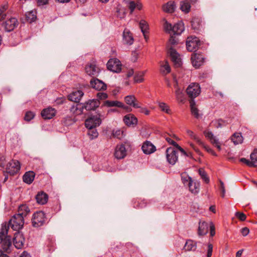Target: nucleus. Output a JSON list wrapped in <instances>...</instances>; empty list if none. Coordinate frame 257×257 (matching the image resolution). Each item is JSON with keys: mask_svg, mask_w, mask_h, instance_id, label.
Returning a JSON list of instances; mask_svg holds the SVG:
<instances>
[{"mask_svg": "<svg viewBox=\"0 0 257 257\" xmlns=\"http://www.w3.org/2000/svg\"><path fill=\"white\" fill-rule=\"evenodd\" d=\"M170 38L165 45L166 56L169 58L175 68L182 67L183 63L180 54L174 48V46L179 44L176 35L170 34Z\"/></svg>", "mask_w": 257, "mask_h": 257, "instance_id": "obj_1", "label": "nucleus"}, {"mask_svg": "<svg viewBox=\"0 0 257 257\" xmlns=\"http://www.w3.org/2000/svg\"><path fill=\"white\" fill-rule=\"evenodd\" d=\"M8 230L7 223H3L0 230V244L4 251L9 253L11 251L12 241L11 237L8 235Z\"/></svg>", "mask_w": 257, "mask_h": 257, "instance_id": "obj_2", "label": "nucleus"}, {"mask_svg": "<svg viewBox=\"0 0 257 257\" xmlns=\"http://www.w3.org/2000/svg\"><path fill=\"white\" fill-rule=\"evenodd\" d=\"M24 224V217L21 214H16L12 217L9 224L7 225L9 228L11 227L13 230L18 231L23 227Z\"/></svg>", "mask_w": 257, "mask_h": 257, "instance_id": "obj_3", "label": "nucleus"}, {"mask_svg": "<svg viewBox=\"0 0 257 257\" xmlns=\"http://www.w3.org/2000/svg\"><path fill=\"white\" fill-rule=\"evenodd\" d=\"M189 99L194 100L201 93V88L197 83H191L187 88L186 90Z\"/></svg>", "mask_w": 257, "mask_h": 257, "instance_id": "obj_4", "label": "nucleus"}, {"mask_svg": "<svg viewBox=\"0 0 257 257\" xmlns=\"http://www.w3.org/2000/svg\"><path fill=\"white\" fill-rule=\"evenodd\" d=\"M201 44V42L198 38L193 36L188 37L186 43V48L188 51L195 52Z\"/></svg>", "mask_w": 257, "mask_h": 257, "instance_id": "obj_5", "label": "nucleus"}, {"mask_svg": "<svg viewBox=\"0 0 257 257\" xmlns=\"http://www.w3.org/2000/svg\"><path fill=\"white\" fill-rule=\"evenodd\" d=\"M46 221V217L43 211H38L33 214L32 222L34 227L41 226L44 225Z\"/></svg>", "mask_w": 257, "mask_h": 257, "instance_id": "obj_6", "label": "nucleus"}, {"mask_svg": "<svg viewBox=\"0 0 257 257\" xmlns=\"http://www.w3.org/2000/svg\"><path fill=\"white\" fill-rule=\"evenodd\" d=\"M107 69L113 72L119 73L121 70V64L117 58L110 59L107 63Z\"/></svg>", "mask_w": 257, "mask_h": 257, "instance_id": "obj_7", "label": "nucleus"}, {"mask_svg": "<svg viewBox=\"0 0 257 257\" xmlns=\"http://www.w3.org/2000/svg\"><path fill=\"white\" fill-rule=\"evenodd\" d=\"M167 162L171 165H174L178 161L177 151L171 147H169L166 151Z\"/></svg>", "mask_w": 257, "mask_h": 257, "instance_id": "obj_8", "label": "nucleus"}, {"mask_svg": "<svg viewBox=\"0 0 257 257\" xmlns=\"http://www.w3.org/2000/svg\"><path fill=\"white\" fill-rule=\"evenodd\" d=\"M25 238L21 231L16 232L13 238V244L17 249H22L24 246Z\"/></svg>", "mask_w": 257, "mask_h": 257, "instance_id": "obj_9", "label": "nucleus"}, {"mask_svg": "<svg viewBox=\"0 0 257 257\" xmlns=\"http://www.w3.org/2000/svg\"><path fill=\"white\" fill-rule=\"evenodd\" d=\"M191 60L193 66L195 68H199L204 62V58L202 53L193 52L191 57Z\"/></svg>", "mask_w": 257, "mask_h": 257, "instance_id": "obj_10", "label": "nucleus"}, {"mask_svg": "<svg viewBox=\"0 0 257 257\" xmlns=\"http://www.w3.org/2000/svg\"><path fill=\"white\" fill-rule=\"evenodd\" d=\"M101 123L100 115H92L85 120V125L87 128H93L99 126Z\"/></svg>", "mask_w": 257, "mask_h": 257, "instance_id": "obj_11", "label": "nucleus"}, {"mask_svg": "<svg viewBox=\"0 0 257 257\" xmlns=\"http://www.w3.org/2000/svg\"><path fill=\"white\" fill-rule=\"evenodd\" d=\"M20 163L18 161L12 160L7 165V173L14 175L20 170Z\"/></svg>", "mask_w": 257, "mask_h": 257, "instance_id": "obj_12", "label": "nucleus"}, {"mask_svg": "<svg viewBox=\"0 0 257 257\" xmlns=\"http://www.w3.org/2000/svg\"><path fill=\"white\" fill-rule=\"evenodd\" d=\"M19 25L17 19L15 18H11L2 24L6 32H10L13 31Z\"/></svg>", "mask_w": 257, "mask_h": 257, "instance_id": "obj_13", "label": "nucleus"}, {"mask_svg": "<svg viewBox=\"0 0 257 257\" xmlns=\"http://www.w3.org/2000/svg\"><path fill=\"white\" fill-rule=\"evenodd\" d=\"M126 155V149L124 144L117 145L115 148L114 156L117 159L124 158Z\"/></svg>", "mask_w": 257, "mask_h": 257, "instance_id": "obj_14", "label": "nucleus"}, {"mask_svg": "<svg viewBox=\"0 0 257 257\" xmlns=\"http://www.w3.org/2000/svg\"><path fill=\"white\" fill-rule=\"evenodd\" d=\"M134 41L132 33L127 29H125L122 35V42L123 44L132 45Z\"/></svg>", "mask_w": 257, "mask_h": 257, "instance_id": "obj_15", "label": "nucleus"}, {"mask_svg": "<svg viewBox=\"0 0 257 257\" xmlns=\"http://www.w3.org/2000/svg\"><path fill=\"white\" fill-rule=\"evenodd\" d=\"M90 85L93 88L98 91L105 90L107 87L106 84L97 78L92 79L90 81Z\"/></svg>", "mask_w": 257, "mask_h": 257, "instance_id": "obj_16", "label": "nucleus"}, {"mask_svg": "<svg viewBox=\"0 0 257 257\" xmlns=\"http://www.w3.org/2000/svg\"><path fill=\"white\" fill-rule=\"evenodd\" d=\"M56 110L55 108L48 107L42 110L41 116L44 119H50L52 118L56 114Z\"/></svg>", "mask_w": 257, "mask_h": 257, "instance_id": "obj_17", "label": "nucleus"}, {"mask_svg": "<svg viewBox=\"0 0 257 257\" xmlns=\"http://www.w3.org/2000/svg\"><path fill=\"white\" fill-rule=\"evenodd\" d=\"M86 73L90 76H96L99 73L100 69L94 63L87 64L85 67Z\"/></svg>", "mask_w": 257, "mask_h": 257, "instance_id": "obj_18", "label": "nucleus"}, {"mask_svg": "<svg viewBox=\"0 0 257 257\" xmlns=\"http://www.w3.org/2000/svg\"><path fill=\"white\" fill-rule=\"evenodd\" d=\"M142 149L144 153L147 155L152 154L156 150V147L148 141H146L143 143Z\"/></svg>", "mask_w": 257, "mask_h": 257, "instance_id": "obj_19", "label": "nucleus"}, {"mask_svg": "<svg viewBox=\"0 0 257 257\" xmlns=\"http://www.w3.org/2000/svg\"><path fill=\"white\" fill-rule=\"evenodd\" d=\"M100 102L98 100L96 99L89 100L88 101L85 102L84 103H82V105L84 109L86 110H94L96 108L98 107Z\"/></svg>", "mask_w": 257, "mask_h": 257, "instance_id": "obj_20", "label": "nucleus"}, {"mask_svg": "<svg viewBox=\"0 0 257 257\" xmlns=\"http://www.w3.org/2000/svg\"><path fill=\"white\" fill-rule=\"evenodd\" d=\"M202 20L200 18L193 17L191 21L192 29L195 33H199L202 28Z\"/></svg>", "mask_w": 257, "mask_h": 257, "instance_id": "obj_21", "label": "nucleus"}, {"mask_svg": "<svg viewBox=\"0 0 257 257\" xmlns=\"http://www.w3.org/2000/svg\"><path fill=\"white\" fill-rule=\"evenodd\" d=\"M84 93L81 90H77L72 92L68 95V98L69 100L75 102H78Z\"/></svg>", "mask_w": 257, "mask_h": 257, "instance_id": "obj_22", "label": "nucleus"}, {"mask_svg": "<svg viewBox=\"0 0 257 257\" xmlns=\"http://www.w3.org/2000/svg\"><path fill=\"white\" fill-rule=\"evenodd\" d=\"M124 100L127 104L134 108L140 107V105L134 95H127L125 96Z\"/></svg>", "mask_w": 257, "mask_h": 257, "instance_id": "obj_23", "label": "nucleus"}, {"mask_svg": "<svg viewBox=\"0 0 257 257\" xmlns=\"http://www.w3.org/2000/svg\"><path fill=\"white\" fill-rule=\"evenodd\" d=\"M208 230V224L205 221L201 222L199 223V226L198 229V234L199 236H203L206 234Z\"/></svg>", "mask_w": 257, "mask_h": 257, "instance_id": "obj_24", "label": "nucleus"}, {"mask_svg": "<svg viewBox=\"0 0 257 257\" xmlns=\"http://www.w3.org/2000/svg\"><path fill=\"white\" fill-rule=\"evenodd\" d=\"M163 11L167 13H173L175 12L176 9V4L174 1H170L164 5L163 7Z\"/></svg>", "mask_w": 257, "mask_h": 257, "instance_id": "obj_25", "label": "nucleus"}, {"mask_svg": "<svg viewBox=\"0 0 257 257\" xmlns=\"http://www.w3.org/2000/svg\"><path fill=\"white\" fill-rule=\"evenodd\" d=\"M184 31V24L182 22L177 23L173 26L172 34L179 36Z\"/></svg>", "mask_w": 257, "mask_h": 257, "instance_id": "obj_26", "label": "nucleus"}, {"mask_svg": "<svg viewBox=\"0 0 257 257\" xmlns=\"http://www.w3.org/2000/svg\"><path fill=\"white\" fill-rule=\"evenodd\" d=\"M140 28L143 34L145 39L146 41L148 39L149 37L148 34L149 33V25L147 22L144 20H142L140 22Z\"/></svg>", "mask_w": 257, "mask_h": 257, "instance_id": "obj_27", "label": "nucleus"}, {"mask_svg": "<svg viewBox=\"0 0 257 257\" xmlns=\"http://www.w3.org/2000/svg\"><path fill=\"white\" fill-rule=\"evenodd\" d=\"M123 121L127 125L130 126L131 125L136 124L138 122V119L134 115L130 113L124 116Z\"/></svg>", "mask_w": 257, "mask_h": 257, "instance_id": "obj_28", "label": "nucleus"}, {"mask_svg": "<svg viewBox=\"0 0 257 257\" xmlns=\"http://www.w3.org/2000/svg\"><path fill=\"white\" fill-rule=\"evenodd\" d=\"M190 103V110L191 114L196 118H198L200 116L199 110L197 105L196 104L195 100H189Z\"/></svg>", "mask_w": 257, "mask_h": 257, "instance_id": "obj_29", "label": "nucleus"}, {"mask_svg": "<svg viewBox=\"0 0 257 257\" xmlns=\"http://www.w3.org/2000/svg\"><path fill=\"white\" fill-rule=\"evenodd\" d=\"M37 202L40 204H45L48 201V196L44 192H39L36 196Z\"/></svg>", "mask_w": 257, "mask_h": 257, "instance_id": "obj_30", "label": "nucleus"}, {"mask_svg": "<svg viewBox=\"0 0 257 257\" xmlns=\"http://www.w3.org/2000/svg\"><path fill=\"white\" fill-rule=\"evenodd\" d=\"M83 107L82 103L76 104L75 105H73L70 109V112L75 116L81 114L83 113Z\"/></svg>", "mask_w": 257, "mask_h": 257, "instance_id": "obj_31", "label": "nucleus"}, {"mask_svg": "<svg viewBox=\"0 0 257 257\" xmlns=\"http://www.w3.org/2000/svg\"><path fill=\"white\" fill-rule=\"evenodd\" d=\"M35 173L33 171H28L25 173L23 177V181L28 184H31L34 180Z\"/></svg>", "mask_w": 257, "mask_h": 257, "instance_id": "obj_32", "label": "nucleus"}, {"mask_svg": "<svg viewBox=\"0 0 257 257\" xmlns=\"http://www.w3.org/2000/svg\"><path fill=\"white\" fill-rule=\"evenodd\" d=\"M189 191L194 194H197L199 191L200 183L197 181H191L188 186Z\"/></svg>", "mask_w": 257, "mask_h": 257, "instance_id": "obj_33", "label": "nucleus"}, {"mask_svg": "<svg viewBox=\"0 0 257 257\" xmlns=\"http://www.w3.org/2000/svg\"><path fill=\"white\" fill-rule=\"evenodd\" d=\"M197 242L191 239L186 240L184 248L186 251H194L196 249Z\"/></svg>", "mask_w": 257, "mask_h": 257, "instance_id": "obj_34", "label": "nucleus"}, {"mask_svg": "<svg viewBox=\"0 0 257 257\" xmlns=\"http://www.w3.org/2000/svg\"><path fill=\"white\" fill-rule=\"evenodd\" d=\"M231 140L235 145H238L243 142V139L240 133L236 132L231 136Z\"/></svg>", "mask_w": 257, "mask_h": 257, "instance_id": "obj_35", "label": "nucleus"}, {"mask_svg": "<svg viewBox=\"0 0 257 257\" xmlns=\"http://www.w3.org/2000/svg\"><path fill=\"white\" fill-rule=\"evenodd\" d=\"M104 104L108 107L117 106L120 108H126L127 106L124 105V104L118 101H109L106 100L104 102Z\"/></svg>", "mask_w": 257, "mask_h": 257, "instance_id": "obj_36", "label": "nucleus"}, {"mask_svg": "<svg viewBox=\"0 0 257 257\" xmlns=\"http://www.w3.org/2000/svg\"><path fill=\"white\" fill-rule=\"evenodd\" d=\"M128 8L132 14L135 9L141 10L142 8V5L139 2L135 3L134 1H131L129 3Z\"/></svg>", "mask_w": 257, "mask_h": 257, "instance_id": "obj_37", "label": "nucleus"}, {"mask_svg": "<svg viewBox=\"0 0 257 257\" xmlns=\"http://www.w3.org/2000/svg\"><path fill=\"white\" fill-rule=\"evenodd\" d=\"M25 16L26 21L30 23L34 22L37 18L36 13L33 11L28 12Z\"/></svg>", "mask_w": 257, "mask_h": 257, "instance_id": "obj_38", "label": "nucleus"}, {"mask_svg": "<svg viewBox=\"0 0 257 257\" xmlns=\"http://www.w3.org/2000/svg\"><path fill=\"white\" fill-rule=\"evenodd\" d=\"M147 205V202L144 199H137L134 201V207L136 208H143Z\"/></svg>", "mask_w": 257, "mask_h": 257, "instance_id": "obj_39", "label": "nucleus"}, {"mask_svg": "<svg viewBox=\"0 0 257 257\" xmlns=\"http://www.w3.org/2000/svg\"><path fill=\"white\" fill-rule=\"evenodd\" d=\"M186 133L187 135L190 137V138L195 140L199 145H203V142L201 141L197 135H196L193 131L187 130L186 131Z\"/></svg>", "mask_w": 257, "mask_h": 257, "instance_id": "obj_40", "label": "nucleus"}, {"mask_svg": "<svg viewBox=\"0 0 257 257\" xmlns=\"http://www.w3.org/2000/svg\"><path fill=\"white\" fill-rule=\"evenodd\" d=\"M181 177L182 182L185 186H188L189 182L193 181L192 178L185 172L181 174Z\"/></svg>", "mask_w": 257, "mask_h": 257, "instance_id": "obj_41", "label": "nucleus"}, {"mask_svg": "<svg viewBox=\"0 0 257 257\" xmlns=\"http://www.w3.org/2000/svg\"><path fill=\"white\" fill-rule=\"evenodd\" d=\"M165 23L163 24V28L164 31L169 34H172L173 26L171 24L169 23L166 19L163 20Z\"/></svg>", "mask_w": 257, "mask_h": 257, "instance_id": "obj_42", "label": "nucleus"}, {"mask_svg": "<svg viewBox=\"0 0 257 257\" xmlns=\"http://www.w3.org/2000/svg\"><path fill=\"white\" fill-rule=\"evenodd\" d=\"M30 212L29 207L26 205H21L19 207L18 213L21 214L22 216L24 217L26 216L28 213Z\"/></svg>", "mask_w": 257, "mask_h": 257, "instance_id": "obj_43", "label": "nucleus"}, {"mask_svg": "<svg viewBox=\"0 0 257 257\" xmlns=\"http://www.w3.org/2000/svg\"><path fill=\"white\" fill-rule=\"evenodd\" d=\"M191 6L188 1L181 2L180 9L185 13H188L190 11Z\"/></svg>", "mask_w": 257, "mask_h": 257, "instance_id": "obj_44", "label": "nucleus"}, {"mask_svg": "<svg viewBox=\"0 0 257 257\" xmlns=\"http://www.w3.org/2000/svg\"><path fill=\"white\" fill-rule=\"evenodd\" d=\"M198 173L204 182L206 184H208L209 183L210 180L204 169L203 168H200L198 170Z\"/></svg>", "mask_w": 257, "mask_h": 257, "instance_id": "obj_45", "label": "nucleus"}, {"mask_svg": "<svg viewBox=\"0 0 257 257\" xmlns=\"http://www.w3.org/2000/svg\"><path fill=\"white\" fill-rule=\"evenodd\" d=\"M171 68L167 60L165 61L164 65H162V73L167 74L171 72Z\"/></svg>", "mask_w": 257, "mask_h": 257, "instance_id": "obj_46", "label": "nucleus"}, {"mask_svg": "<svg viewBox=\"0 0 257 257\" xmlns=\"http://www.w3.org/2000/svg\"><path fill=\"white\" fill-rule=\"evenodd\" d=\"M144 72H139L135 74L134 76V81L136 83H141L144 80Z\"/></svg>", "mask_w": 257, "mask_h": 257, "instance_id": "obj_47", "label": "nucleus"}, {"mask_svg": "<svg viewBox=\"0 0 257 257\" xmlns=\"http://www.w3.org/2000/svg\"><path fill=\"white\" fill-rule=\"evenodd\" d=\"M87 134L89 139L91 140L96 138L98 136V133L95 128H88Z\"/></svg>", "mask_w": 257, "mask_h": 257, "instance_id": "obj_48", "label": "nucleus"}, {"mask_svg": "<svg viewBox=\"0 0 257 257\" xmlns=\"http://www.w3.org/2000/svg\"><path fill=\"white\" fill-rule=\"evenodd\" d=\"M169 135L166 133H162V137H163L165 139V140L169 144L173 145L174 147H176L177 145V143L173 140L171 138L168 137Z\"/></svg>", "mask_w": 257, "mask_h": 257, "instance_id": "obj_49", "label": "nucleus"}, {"mask_svg": "<svg viewBox=\"0 0 257 257\" xmlns=\"http://www.w3.org/2000/svg\"><path fill=\"white\" fill-rule=\"evenodd\" d=\"M239 161L240 162L244 163L245 164H246L247 166H248L249 167H254L255 168V167H257V165H256L255 164H254L253 163V161H251V160L249 161L248 160L244 158H241V159H240Z\"/></svg>", "mask_w": 257, "mask_h": 257, "instance_id": "obj_50", "label": "nucleus"}, {"mask_svg": "<svg viewBox=\"0 0 257 257\" xmlns=\"http://www.w3.org/2000/svg\"><path fill=\"white\" fill-rule=\"evenodd\" d=\"M203 134L205 137L209 140L211 143L213 142V140H216L217 139L214 136L213 133L209 131H204Z\"/></svg>", "mask_w": 257, "mask_h": 257, "instance_id": "obj_51", "label": "nucleus"}, {"mask_svg": "<svg viewBox=\"0 0 257 257\" xmlns=\"http://www.w3.org/2000/svg\"><path fill=\"white\" fill-rule=\"evenodd\" d=\"M35 116V113L31 111H27L25 115L24 119L26 121H29L32 120Z\"/></svg>", "mask_w": 257, "mask_h": 257, "instance_id": "obj_52", "label": "nucleus"}, {"mask_svg": "<svg viewBox=\"0 0 257 257\" xmlns=\"http://www.w3.org/2000/svg\"><path fill=\"white\" fill-rule=\"evenodd\" d=\"M162 111H164L168 114H172V110L170 109L169 106L163 102H162Z\"/></svg>", "mask_w": 257, "mask_h": 257, "instance_id": "obj_53", "label": "nucleus"}, {"mask_svg": "<svg viewBox=\"0 0 257 257\" xmlns=\"http://www.w3.org/2000/svg\"><path fill=\"white\" fill-rule=\"evenodd\" d=\"M250 158L251 161H253V163H257V149H254L253 151L251 153Z\"/></svg>", "mask_w": 257, "mask_h": 257, "instance_id": "obj_54", "label": "nucleus"}, {"mask_svg": "<svg viewBox=\"0 0 257 257\" xmlns=\"http://www.w3.org/2000/svg\"><path fill=\"white\" fill-rule=\"evenodd\" d=\"M235 216L239 220L241 221L245 220L246 218V215L243 212H237L235 213Z\"/></svg>", "mask_w": 257, "mask_h": 257, "instance_id": "obj_55", "label": "nucleus"}, {"mask_svg": "<svg viewBox=\"0 0 257 257\" xmlns=\"http://www.w3.org/2000/svg\"><path fill=\"white\" fill-rule=\"evenodd\" d=\"M112 135L114 137L120 139L122 137L123 132L120 130H117L113 131Z\"/></svg>", "mask_w": 257, "mask_h": 257, "instance_id": "obj_56", "label": "nucleus"}, {"mask_svg": "<svg viewBox=\"0 0 257 257\" xmlns=\"http://www.w3.org/2000/svg\"><path fill=\"white\" fill-rule=\"evenodd\" d=\"M219 183H220L219 189L221 191L220 195H221V197L224 198L225 196V189L224 183L221 180H219Z\"/></svg>", "mask_w": 257, "mask_h": 257, "instance_id": "obj_57", "label": "nucleus"}, {"mask_svg": "<svg viewBox=\"0 0 257 257\" xmlns=\"http://www.w3.org/2000/svg\"><path fill=\"white\" fill-rule=\"evenodd\" d=\"M200 146L203 147L208 153L211 154L212 155L215 157L217 156V154L214 152L213 150L209 148L208 146H206L204 143L203 145Z\"/></svg>", "mask_w": 257, "mask_h": 257, "instance_id": "obj_58", "label": "nucleus"}, {"mask_svg": "<svg viewBox=\"0 0 257 257\" xmlns=\"http://www.w3.org/2000/svg\"><path fill=\"white\" fill-rule=\"evenodd\" d=\"M213 251V245L209 243L207 244V257H211Z\"/></svg>", "mask_w": 257, "mask_h": 257, "instance_id": "obj_59", "label": "nucleus"}, {"mask_svg": "<svg viewBox=\"0 0 257 257\" xmlns=\"http://www.w3.org/2000/svg\"><path fill=\"white\" fill-rule=\"evenodd\" d=\"M215 234V227L213 222H211L210 223V236L213 237Z\"/></svg>", "mask_w": 257, "mask_h": 257, "instance_id": "obj_60", "label": "nucleus"}, {"mask_svg": "<svg viewBox=\"0 0 257 257\" xmlns=\"http://www.w3.org/2000/svg\"><path fill=\"white\" fill-rule=\"evenodd\" d=\"M216 122L217 125L216 127L217 128L221 127L225 125L226 123V121L221 118H219L216 120Z\"/></svg>", "mask_w": 257, "mask_h": 257, "instance_id": "obj_61", "label": "nucleus"}, {"mask_svg": "<svg viewBox=\"0 0 257 257\" xmlns=\"http://www.w3.org/2000/svg\"><path fill=\"white\" fill-rule=\"evenodd\" d=\"M97 97L100 99H104L107 98V94L104 92H98Z\"/></svg>", "mask_w": 257, "mask_h": 257, "instance_id": "obj_62", "label": "nucleus"}, {"mask_svg": "<svg viewBox=\"0 0 257 257\" xmlns=\"http://www.w3.org/2000/svg\"><path fill=\"white\" fill-rule=\"evenodd\" d=\"M138 58V53L137 52V51L132 52V57H131L132 61L134 62H135L137 61Z\"/></svg>", "mask_w": 257, "mask_h": 257, "instance_id": "obj_63", "label": "nucleus"}, {"mask_svg": "<svg viewBox=\"0 0 257 257\" xmlns=\"http://www.w3.org/2000/svg\"><path fill=\"white\" fill-rule=\"evenodd\" d=\"M249 232V229L247 227H244L241 229V233L244 236H246Z\"/></svg>", "mask_w": 257, "mask_h": 257, "instance_id": "obj_64", "label": "nucleus"}]
</instances>
